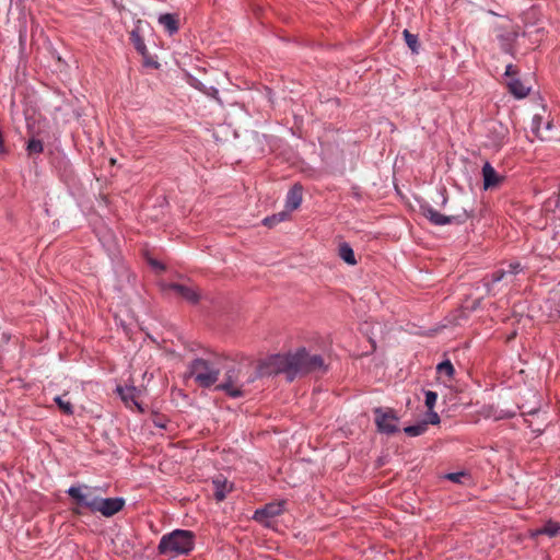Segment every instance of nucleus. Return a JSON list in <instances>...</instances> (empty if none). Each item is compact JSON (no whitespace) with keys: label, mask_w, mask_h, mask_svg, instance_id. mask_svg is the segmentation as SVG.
<instances>
[{"label":"nucleus","mask_w":560,"mask_h":560,"mask_svg":"<svg viewBox=\"0 0 560 560\" xmlns=\"http://www.w3.org/2000/svg\"><path fill=\"white\" fill-rule=\"evenodd\" d=\"M560 533V523L549 521L547 522L540 529L537 530V534L548 535L549 537H555Z\"/></svg>","instance_id":"nucleus-22"},{"label":"nucleus","mask_w":560,"mask_h":560,"mask_svg":"<svg viewBox=\"0 0 560 560\" xmlns=\"http://www.w3.org/2000/svg\"><path fill=\"white\" fill-rule=\"evenodd\" d=\"M130 39L135 46V48L143 56L145 57L148 54L147 46L142 39V37L139 34V30L136 28L130 33Z\"/></svg>","instance_id":"nucleus-21"},{"label":"nucleus","mask_w":560,"mask_h":560,"mask_svg":"<svg viewBox=\"0 0 560 560\" xmlns=\"http://www.w3.org/2000/svg\"><path fill=\"white\" fill-rule=\"evenodd\" d=\"M117 392L126 404L137 405V388L135 386L117 387Z\"/></svg>","instance_id":"nucleus-20"},{"label":"nucleus","mask_w":560,"mask_h":560,"mask_svg":"<svg viewBox=\"0 0 560 560\" xmlns=\"http://www.w3.org/2000/svg\"><path fill=\"white\" fill-rule=\"evenodd\" d=\"M509 128L500 121H489L487 126L486 142L485 145L499 151L509 140Z\"/></svg>","instance_id":"nucleus-6"},{"label":"nucleus","mask_w":560,"mask_h":560,"mask_svg":"<svg viewBox=\"0 0 560 560\" xmlns=\"http://www.w3.org/2000/svg\"><path fill=\"white\" fill-rule=\"evenodd\" d=\"M438 372L440 374H444L448 377H452L453 374H454V368H453V364L451 363V361L446 360V361H443L441 362L440 364H438Z\"/></svg>","instance_id":"nucleus-26"},{"label":"nucleus","mask_w":560,"mask_h":560,"mask_svg":"<svg viewBox=\"0 0 560 560\" xmlns=\"http://www.w3.org/2000/svg\"><path fill=\"white\" fill-rule=\"evenodd\" d=\"M290 211H281L277 214H273L271 217H267L264 219V224L267 226H272L278 222H282L288 219Z\"/></svg>","instance_id":"nucleus-24"},{"label":"nucleus","mask_w":560,"mask_h":560,"mask_svg":"<svg viewBox=\"0 0 560 560\" xmlns=\"http://www.w3.org/2000/svg\"><path fill=\"white\" fill-rule=\"evenodd\" d=\"M375 423L380 432L393 434L398 431V417L392 410L376 408Z\"/></svg>","instance_id":"nucleus-8"},{"label":"nucleus","mask_w":560,"mask_h":560,"mask_svg":"<svg viewBox=\"0 0 560 560\" xmlns=\"http://www.w3.org/2000/svg\"><path fill=\"white\" fill-rule=\"evenodd\" d=\"M422 214L434 225H446L451 223H462L467 219L466 212L458 215H444L433 209L431 206H421Z\"/></svg>","instance_id":"nucleus-9"},{"label":"nucleus","mask_w":560,"mask_h":560,"mask_svg":"<svg viewBox=\"0 0 560 560\" xmlns=\"http://www.w3.org/2000/svg\"><path fill=\"white\" fill-rule=\"evenodd\" d=\"M26 150L30 154H39L44 150L43 142L38 139H31L27 142Z\"/></svg>","instance_id":"nucleus-25"},{"label":"nucleus","mask_w":560,"mask_h":560,"mask_svg":"<svg viewBox=\"0 0 560 560\" xmlns=\"http://www.w3.org/2000/svg\"><path fill=\"white\" fill-rule=\"evenodd\" d=\"M339 257L348 265H357V259L352 247L348 243H342L338 249Z\"/></svg>","instance_id":"nucleus-19"},{"label":"nucleus","mask_w":560,"mask_h":560,"mask_svg":"<svg viewBox=\"0 0 560 560\" xmlns=\"http://www.w3.org/2000/svg\"><path fill=\"white\" fill-rule=\"evenodd\" d=\"M516 73H517V71H516V69L514 68L513 65H508L506 66L504 75L508 78V80H510L512 78H515Z\"/></svg>","instance_id":"nucleus-32"},{"label":"nucleus","mask_w":560,"mask_h":560,"mask_svg":"<svg viewBox=\"0 0 560 560\" xmlns=\"http://www.w3.org/2000/svg\"><path fill=\"white\" fill-rule=\"evenodd\" d=\"M224 376L217 389L224 392L232 398H240L246 394V387L252 384L257 373L249 363L228 362L223 360Z\"/></svg>","instance_id":"nucleus-2"},{"label":"nucleus","mask_w":560,"mask_h":560,"mask_svg":"<svg viewBox=\"0 0 560 560\" xmlns=\"http://www.w3.org/2000/svg\"><path fill=\"white\" fill-rule=\"evenodd\" d=\"M465 477L464 472H452L446 475V478L453 482H462V479Z\"/></svg>","instance_id":"nucleus-30"},{"label":"nucleus","mask_w":560,"mask_h":560,"mask_svg":"<svg viewBox=\"0 0 560 560\" xmlns=\"http://www.w3.org/2000/svg\"><path fill=\"white\" fill-rule=\"evenodd\" d=\"M482 177L485 189L497 186L501 180V177L498 175L497 171L488 162L482 166Z\"/></svg>","instance_id":"nucleus-13"},{"label":"nucleus","mask_w":560,"mask_h":560,"mask_svg":"<svg viewBox=\"0 0 560 560\" xmlns=\"http://www.w3.org/2000/svg\"><path fill=\"white\" fill-rule=\"evenodd\" d=\"M147 65L153 66V67H155V68L158 67V63H156V62H149V61H148V62H147Z\"/></svg>","instance_id":"nucleus-35"},{"label":"nucleus","mask_w":560,"mask_h":560,"mask_svg":"<svg viewBox=\"0 0 560 560\" xmlns=\"http://www.w3.org/2000/svg\"><path fill=\"white\" fill-rule=\"evenodd\" d=\"M509 91L516 98H524L529 94L530 89L521 82L517 78H512L506 82Z\"/></svg>","instance_id":"nucleus-16"},{"label":"nucleus","mask_w":560,"mask_h":560,"mask_svg":"<svg viewBox=\"0 0 560 560\" xmlns=\"http://www.w3.org/2000/svg\"><path fill=\"white\" fill-rule=\"evenodd\" d=\"M302 202V187L294 185L287 195L285 208L288 211H293L300 207Z\"/></svg>","instance_id":"nucleus-14"},{"label":"nucleus","mask_w":560,"mask_h":560,"mask_svg":"<svg viewBox=\"0 0 560 560\" xmlns=\"http://www.w3.org/2000/svg\"><path fill=\"white\" fill-rule=\"evenodd\" d=\"M150 262H151V265H152L154 268L163 269V266H162L161 264H159L158 261H155V260H151Z\"/></svg>","instance_id":"nucleus-33"},{"label":"nucleus","mask_w":560,"mask_h":560,"mask_svg":"<svg viewBox=\"0 0 560 560\" xmlns=\"http://www.w3.org/2000/svg\"><path fill=\"white\" fill-rule=\"evenodd\" d=\"M447 201L446 197L444 195H442V205H445Z\"/></svg>","instance_id":"nucleus-34"},{"label":"nucleus","mask_w":560,"mask_h":560,"mask_svg":"<svg viewBox=\"0 0 560 560\" xmlns=\"http://www.w3.org/2000/svg\"><path fill=\"white\" fill-rule=\"evenodd\" d=\"M427 422L431 423V424H438V423H440V416L435 411L430 410L428 413Z\"/></svg>","instance_id":"nucleus-31"},{"label":"nucleus","mask_w":560,"mask_h":560,"mask_svg":"<svg viewBox=\"0 0 560 560\" xmlns=\"http://www.w3.org/2000/svg\"><path fill=\"white\" fill-rule=\"evenodd\" d=\"M428 429V422H419L413 425L404 428V432L409 436H419L423 434Z\"/></svg>","instance_id":"nucleus-23"},{"label":"nucleus","mask_w":560,"mask_h":560,"mask_svg":"<svg viewBox=\"0 0 560 560\" xmlns=\"http://www.w3.org/2000/svg\"><path fill=\"white\" fill-rule=\"evenodd\" d=\"M165 292L173 293L187 302L196 303L199 300V292L196 288L179 283H168L163 287Z\"/></svg>","instance_id":"nucleus-11"},{"label":"nucleus","mask_w":560,"mask_h":560,"mask_svg":"<svg viewBox=\"0 0 560 560\" xmlns=\"http://www.w3.org/2000/svg\"><path fill=\"white\" fill-rule=\"evenodd\" d=\"M404 36H405V40L407 43V45L409 46V48L416 52L417 51V44H418V37L417 35H413L411 33H409L407 30L404 31Z\"/></svg>","instance_id":"nucleus-28"},{"label":"nucleus","mask_w":560,"mask_h":560,"mask_svg":"<svg viewBox=\"0 0 560 560\" xmlns=\"http://www.w3.org/2000/svg\"><path fill=\"white\" fill-rule=\"evenodd\" d=\"M214 497L218 501L225 499L226 494L232 490V486L226 479L218 477L213 480Z\"/></svg>","instance_id":"nucleus-17"},{"label":"nucleus","mask_w":560,"mask_h":560,"mask_svg":"<svg viewBox=\"0 0 560 560\" xmlns=\"http://www.w3.org/2000/svg\"><path fill=\"white\" fill-rule=\"evenodd\" d=\"M522 271V267L518 262H511L508 265L506 268H500L497 271H494L491 277L488 279H483V285L487 290L488 294H495L497 293V284L503 280L505 282H511L513 280V277L516 276L518 272Z\"/></svg>","instance_id":"nucleus-7"},{"label":"nucleus","mask_w":560,"mask_h":560,"mask_svg":"<svg viewBox=\"0 0 560 560\" xmlns=\"http://www.w3.org/2000/svg\"><path fill=\"white\" fill-rule=\"evenodd\" d=\"M284 501H277L266 504L254 513V520L265 526H270V521L284 511Z\"/></svg>","instance_id":"nucleus-10"},{"label":"nucleus","mask_w":560,"mask_h":560,"mask_svg":"<svg viewBox=\"0 0 560 560\" xmlns=\"http://www.w3.org/2000/svg\"><path fill=\"white\" fill-rule=\"evenodd\" d=\"M96 488L86 485L72 486L67 493L81 506L88 508L92 512H96L100 497L96 495Z\"/></svg>","instance_id":"nucleus-5"},{"label":"nucleus","mask_w":560,"mask_h":560,"mask_svg":"<svg viewBox=\"0 0 560 560\" xmlns=\"http://www.w3.org/2000/svg\"><path fill=\"white\" fill-rule=\"evenodd\" d=\"M55 401L63 413H66V415L73 413V407L70 401L63 400L61 396H56Z\"/></svg>","instance_id":"nucleus-27"},{"label":"nucleus","mask_w":560,"mask_h":560,"mask_svg":"<svg viewBox=\"0 0 560 560\" xmlns=\"http://www.w3.org/2000/svg\"><path fill=\"white\" fill-rule=\"evenodd\" d=\"M125 505V501L121 498H100L96 512L102 515L109 517L118 513Z\"/></svg>","instance_id":"nucleus-12"},{"label":"nucleus","mask_w":560,"mask_h":560,"mask_svg":"<svg viewBox=\"0 0 560 560\" xmlns=\"http://www.w3.org/2000/svg\"><path fill=\"white\" fill-rule=\"evenodd\" d=\"M222 366L221 359L198 358L190 363L189 374L199 386L210 387L218 382Z\"/></svg>","instance_id":"nucleus-3"},{"label":"nucleus","mask_w":560,"mask_h":560,"mask_svg":"<svg viewBox=\"0 0 560 560\" xmlns=\"http://www.w3.org/2000/svg\"><path fill=\"white\" fill-rule=\"evenodd\" d=\"M324 362L320 355H311L304 348L294 353L273 354L268 357L258 369L261 376L284 374L288 381L312 371L320 370Z\"/></svg>","instance_id":"nucleus-1"},{"label":"nucleus","mask_w":560,"mask_h":560,"mask_svg":"<svg viewBox=\"0 0 560 560\" xmlns=\"http://www.w3.org/2000/svg\"><path fill=\"white\" fill-rule=\"evenodd\" d=\"M160 25H162L170 35L175 34L178 31V22L175 15L171 13L161 14L158 19Z\"/></svg>","instance_id":"nucleus-18"},{"label":"nucleus","mask_w":560,"mask_h":560,"mask_svg":"<svg viewBox=\"0 0 560 560\" xmlns=\"http://www.w3.org/2000/svg\"><path fill=\"white\" fill-rule=\"evenodd\" d=\"M542 119L539 116H534L532 120V131L538 137L540 140H549L548 136L549 130L551 129V122L547 121L544 124V128L541 127Z\"/></svg>","instance_id":"nucleus-15"},{"label":"nucleus","mask_w":560,"mask_h":560,"mask_svg":"<svg viewBox=\"0 0 560 560\" xmlns=\"http://www.w3.org/2000/svg\"><path fill=\"white\" fill-rule=\"evenodd\" d=\"M424 396H425V400H424L425 406L428 407L429 410H432L434 405L436 404L438 394L432 390H427Z\"/></svg>","instance_id":"nucleus-29"},{"label":"nucleus","mask_w":560,"mask_h":560,"mask_svg":"<svg viewBox=\"0 0 560 560\" xmlns=\"http://www.w3.org/2000/svg\"><path fill=\"white\" fill-rule=\"evenodd\" d=\"M194 548V534L189 530L175 529L164 535L159 544V550L163 555L172 557L188 553Z\"/></svg>","instance_id":"nucleus-4"}]
</instances>
